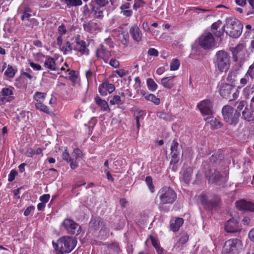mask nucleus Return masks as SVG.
<instances>
[{
	"mask_svg": "<svg viewBox=\"0 0 254 254\" xmlns=\"http://www.w3.org/2000/svg\"><path fill=\"white\" fill-rule=\"evenodd\" d=\"M98 90L101 96H106L108 93H113L115 90V87L114 84L108 82H104L99 85Z\"/></svg>",
	"mask_w": 254,
	"mask_h": 254,
	"instance_id": "15",
	"label": "nucleus"
},
{
	"mask_svg": "<svg viewBox=\"0 0 254 254\" xmlns=\"http://www.w3.org/2000/svg\"><path fill=\"white\" fill-rule=\"evenodd\" d=\"M180 65L179 61L178 59H174L170 64V70H177Z\"/></svg>",
	"mask_w": 254,
	"mask_h": 254,
	"instance_id": "43",
	"label": "nucleus"
},
{
	"mask_svg": "<svg viewBox=\"0 0 254 254\" xmlns=\"http://www.w3.org/2000/svg\"><path fill=\"white\" fill-rule=\"evenodd\" d=\"M197 106L203 116H212L213 114V104L210 100H204L198 103Z\"/></svg>",
	"mask_w": 254,
	"mask_h": 254,
	"instance_id": "13",
	"label": "nucleus"
},
{
	"mask_svg": "<svg viewBox=\"0 0 254 254\" xmlns=\"http://www.w3.org/2000/svg\"><path fill=\"white\" fill-rule=\"evenodd\" d=\"M184 223V220L182 218H178L176 219L175 222L171 223L170 224V228L173 232L178 231L181 226Z\"/></svg>",
	"mask_w": 254,
	"mask_h": 254,
	"instance_id": "30",
	"label": "nucleus"
},
{
	"mask_svg": "<svg viewBox=\"0 0 254 254\" xmlns=\"http://www.w3.org/2000/svg\"><path fill=\"white\" fill-rule=\"evenodd\" d=\"M192 169L190 167L187 168L183 173L182 178L184 182L189 184L191 180Z\"/></svg>",
	"mask_w": 254,
	"mask_h": 254,
	"instance_id": "29",
	"label": "nucleus"
},
{
	"mask_svg": "<svg viewBox=\"0 0 254 254\" xmlns=\"http://www.w3.org/2000/svg\"><path fill=\"white\" fill-rule=\"evenodd\" d=\"M199 45L204 49H209L215 46V40L213 35L210 32L202 34L199 39Z\"/></svg>",
	"mask_w": 254,
	"mask_h": 254,
	"instance_id": "12",
	"label": "nucleus"
},
{
	"mask_svg": "<svg viewBox=\"0 0 254 254\" xmlns=\"http://www.w3.org/2000/svg\"><path fill=\"white\" fill-rule=\"evenodd\" d=\"M72 155L73 157L75 158H74V161L76 162L77 160L82 158L83 156L81 151L78 148H76L73 150Z\"/></svg>",
	"mask_w": 254,
	"mask_h": 254,
	"instance_id": "42",
	"label": "nucleus"
},
{
	"mask_svg": "<svg viewBox=\"0 0 254 254\" xmlns=\"http://www.w3.org/2000/svg\"><path fill=\"white\" fill-rule=\"evenodd\" d=\"M247 75L250 76L252 79L254 78V64L250 66Z\"/></svg>",
	"mask_w": 254,
	"mask_h": 254,
	"instance_id": "53",
	"label": "nucleus"
},
{
	"mask_svg": "<svg viewBox=\"0 0 254 254\" xmlns=\"http://www.w3.org/2000/svg\"><path fill=\"white\" fill-rule=\"evenodd\" d=\"M62 226L68 234L77 235L81 231L80 226L70 219H65L62 222Z\"/></svg>",
	"mask_w": 254,
	"mask_h": 254,
	"instance_id": "10",
	"label": "nucleus"
},
{
	"mask_svg": "<svg viewBox=\"0 0 254 254\" xmlns=\"http://www.w3.org/2000/svg\"><path fill=\"white\" fill-rule=\"evenodd\" d=\"M29 64L30 66L34 70H40L42 69L41 66L39 64H35L33 62H30Z\"/></svg>",
	"mask_w": 254,
	"mask_h": 254,
	"instance_id": "59",
	"label": "nucleus"
},
{
	"mask_svg": "<svg viewBox=\"0 0 254 254\" xmlns=\"http://www.w3.org/2000/svg\"><path fill=\"white\" fill-rule=\"evenodd\" d=\"M61 51L63 52L64 54H68L70 53L72 48L69 42H66L61 48Z\"/></svg>",
	"mask_w": 254,
	"mask_h": 254,
	"instance_id": "37",
	"label": "nucleus"
},
{
	"mask_svg": "<svg viewBox=\"0 0 254 254\" xmlns=\"http://www.w3.org/2000/svg\"><path fill=\"white\" fill-rule=\"evenodd\" d=\"M62 158L64 160L69 164L71 169H75L77 168V163L74 161V158H72L70 156L69 153L67 151V148H66L63 152Z\"/></svg>",
	"mask_w": 254,
	"mask_h": 254,
	"instance_id": "25",
	"label": "nucleus"
},
{
	"mask_svg": "<svg viewBox=\"0 0 254 254\" xmlns=\"http://www.w3.org/2000/svg\"><path fill=\"white\" fill-rule=\"evenodd\" d=\"M189 240V236L187 234H183L181 235L179 240L176 244L175 247L178 249H182V245L186 244Z\"/></svg>",
	"mask_w": 254,
	"mask_h": 254,
	"instance_id": "33",
	"label": "nucleus"
},
{
	"mask_svg": "<svg viewBox=\"0 0 254 254\" xmlns=\"http://www.w3.org/2000/svg\"><path fill=\"white\" fill-rule=\"evenodd\" d=\"M115 72L121 77H123L127 75L128 73V72L126 71L124 69H120L119 70H116Z\"/></svg>",
	"mask_w": 254,
	"mask_h": 254,
	"instance_id": "58",
	"label": "nucleus"
},
{
	"mask_svg": "<svg viewBox=\"0 0 254 254\" xmlns=\"http://www.w3.org/2000/svg\"><path fill=\"white\" fill-rule=\"evenodd\" d=\"M221 24H222V22L220 20H218L217 22L214 23L211 26L212 32L214 33L216 32H219L220 30L217 31V30L218 28H219L221 27Z\"/></svg>",
	"mask_w": 254,
	"mask_h": 254,
	"instance_id": "50",
	"label": "nucleus"
},
{
	"mask_svg": "<svg viewBox=\"0 0 254 254\" xmlns=\"http://www.w3.org/2000/svg\"><path fill=\"white\" fill-rule=\"evenodd\" d=\"M245 47V45L243 44H240L235 47L232 48L231 50L233 54V60L234 61L238 62L239 67H241L243 64V62L242 61H239V57L241 55H244L245 54L244 49Z\"/></svg>",
	"mask_w": 254,
	"mask_h": 254,
	"instance_id": "14",
	"label": "nucleus"
},
{
	"mask_svg": "<svg viewBox=\"0 0 254 254\" xmlns=\"http://www.w3.org/2000/svg\"><path fill=\"white\" fill-rule=\"evenodd\" d=\"M209 116V117L205 119V120L207 122V123L210 124V126L212 127L218 128L221 127L220 122L217 119L212 117L211 116Z\"/></svg>",
	"mask_w": 254,
	"mask_h": 254,
	"instance_id": "31",
	"label": "nucleus"
},
{
	"mask_svg": "<svg viewBox=\"0 0 254 254\" xmlns=\"http://www.w3.org/2000/svg\"><path fill=\"white\" fill-rule=\"evenodd\" d=\"M76 244V241L73 237L65 236L58 240L57 247L60 252L69 253L75 248Z\"/></svg>",
	"mask_w": 254,
	"mask_h": 254,
	"instance_id": "6",
	"label": "nucleus"
},
{
	"mask_svg": "<svg viewBox=\"0 0 254 254\" xmlns=\"http://www.w3.org/2000/svg\"><path fill=\"white\" fill-rule=\"evenodd\" d=\"M219 87L220 95L223 98L229 99V101L235 100L239 97V91L231 84L221 83Z\"/></svg>",
	"mask_w": 254,
	"mask_h": 254,
	"instance_id": "5",
	"label": "nucleus"
},
{
	"mask_svg": "<svg viewBox=\"0 0 254 254\" xmlns=\"http://www.w3.org/2000/svg\"><path fill=\"white\" fill-rule=\"evenodd\" d=\"M35 154V150L32 148H28L25 153V155L28 157H33Z\"/></svg>",
	"mask_w": 254,
	"mask_h": 254,
	"instance_id": "55",
	"label": "nucleus"
},
{
	"mask_svg": "<svg viewBox=\"0 0 254 254\" xmlns=\"http://www.w3.org/2000/svg\"><path fill=\"white\" fill-rule=\"evenodd\" d=\"M129 33L135 41L139 42L142 40V32L136 25H133L130 28Z\"/></svg>",
	"mask_w": 254,
	"mask_h": 254,
	"instance_id": "19",
	"label": "nucleus"
},
{
	"mask_svg": "<svg viewBox=\"0 0 254 254\" xmlns=\"http://www.w3.org/2000/svg\"><path fill=\"white\" fill-rule=\"evenodd\" d=\"M113 47V44L110 39H107L96 50V55L98 58L103 60L107 63L111 57V50Z\"/></svg>",
	"mask_w": 254,
	"mask_h": 254,
	"instance_id": "7",
	"label": "nucleus"
},
{
	"mask_svg": "<svg viewBox=\"0 0 254 254\" xmlns=\"http://www.w3.org/2000/svg\"><path fill=\"white\" fill-rule=\"evenodd\" d=\"M104 11L103 8L93 5L91 11V15L94 19L101 20L104 17Z\"/></svg>",
	"mask_w": 254,
	"mask_h": 254,
	"instance_id": "24",
	"label": "nucleus"
},
{
	"mask_svg": "<svg viewBox=\"0 0 254 254\" xmlns=\"http://www.w3.org/2000/svg\"><path fill=\"white\" fill-rule=\"evenodd\" d=\"M222 113L224 120L228 124L235 125L239 121V114L234 112L233 108L229 106L226 105L222 110Z\"/></svg>",
	"mask_w": 254,
	"mask_h": 254,
	"instance_id": "8",
	"label": "nucleus"
},
{
	"mask_svg": "<svg viewBox=\"0 0 254 254\" xmlns=\"http://www.w3.org/2000/svg\"><path fill=\"white\" fill-rule=\"evenodd\" d=\"M157 197L160 204H172L177 199V194L175 190L168 187H163L158 191Z\"/></svg>",
	"mask_w": 254,
	"mask_h": 254,
	"instance_id": "3",
	"label": "nucleus"
},
{
	"mask_svg": "<svg viewBox=\"0 0 254 254\" xmlns=\"http://www.w3.org/2000/svg\"><path fill=\"white\" fill-rule=\"evenodd\" d=\"M4 74L8 77H13L15 75V71L12 66L8 65L4 72Z\"/></svg>",
	"mask_w": 254,
	"mask_h": 254,
	"instance_id": "44",
	"label": "nucleus"
},
{
	"mask_svg": "<svg viewBox=\"0 0 254 254\" xmlns=\"http://www.w3.org/2000/svg\"><path fill=\"white\" fill-rule=\"evenodd\" d=\"M94 3L96 4V6L103 8L109 3L108 0H95Z\"/></svg>",
	"mask_w": 254,
	"mask_h": 254,
	"instance_id": "47",
	"label": "nucleus"
},
{
	"mask_svg": "<svg viewBox=\"0 0 254 254\" xmlns=\"http://www.w3.org/2000/svg\"><path fill=\"white\" fill-rule=\"evenodd\" d=\"M178 143L175 141H174L171 144V150L172 156L170 161L171 164H176L180 160V151L178 150Z\"/></svg>",
	"mask_w": 254,
	"mask_h": 254,
	"instance_id": "16",
	"label": "nucleus"
},
{
	"mask_svg": "<svg viewBox=\"0 0 254 254\" xmlns=\"http://www.w3.org/2000/svg\"><path fill=\"white\" fill-rule=\"evenodd\" d=\"M46 96V93H45L36 92L33 95V98L36 102L35 103L36 109L43 112L49 114L50 113L49 108L43 104L45 100Z\"/></svg>",
	"mask_w": 254,
	"mask_h": 254,
	"instance_id": "11",
	"label": "nucleus"
},
{
	"mask_svg": "<svg viewBox=\"0 0 254 254\" xmlns=\"http://www.w3.org/2000/svg\"><path fill=\"white\" fill-rule=\"evenodd\" d=\"M242 118L248 121L253 120L254 116L251 109L246 106L242 112Z\"/></svg>",
	"mask_w": 254,
	"mask_h": 254,
	"instance_id": "32",
	"label": "nucleus"
},
{
	"mask_svg": "<svg viewBox=\"0 0 254 254\" xmlns=\"http://www.w3.org/2000/svg\"><path fill=\"white\" fill-rule=\"evenodd\" d=\"M13 99V97H6L0 96V105H4L11 102Z\"/></svg>",
	"mask_w": 254,
	"mask_h": 254,
	"instance_id": "48",
	"label": "nucleus"
},
{
	"mask_svg": "<svg viewBox=\"0 0 254 254\" xmlns=\"http://www.w3.org/2000/svg\"><path fill=\"white\" fill-rule=\"evenodd\" d=\"M66 32V30L64 26L63 25H62L58 27V32L60 35L59 36H63L65 34Z\"/></svg>",
	"mask_w": 254,
	"mask_h": 254,
	"instance_id": "62",
	"label": "nucleus"
},
{
	"mask_svg": "<svg viewBox=\"0 0 254 254\" xmlns=\"http://www.w3.org/2000/svg\"><path fill=\"white\" fill-rule=\"evenodd\" d=\"M44 66L51 71H57L58 66L54 58L47 56L44 62Z\"/></svg>",
	"mask_w": 254,
	"mask_h": 254,
	"instance_id": "22",
	"label": "nucleus"
},
{
	"mask_svg": "<svg viewBox=\"0 0 254 254\" xmlns=\"http://www.w3.org/2000/svg\"><path fill=\"white\" fill-rule=\"evenodd\" d=\"M236 206L239 209H244L254 212V203L250 202L241 200L236 202Z\"/></svg>",
	"mask_w": 254,
	"mask_h": 254,
	"instance_id": "20",
	"label": "nucleus"
},
{
	"mask_svg": "<svg viewBox=\"0 0 254 254\" xmlns=\"http://www.w3.org/2000/svg\"><path fill=\"white\" fill-rule=\"evenodd\" d=\"M93 73L90 70H87L86 72V77L88 82L92 81Z\"/></svg>",
	"mask_w": 254,
	"mask_h": 254,
	"instance_id": "60",
	"label": "nucleus"
},
{
	"mask_svg": "<svg viewBox=\"0 0 254 254\" xmlns=\"http://www.w3.org/2000/svg\"><path fill=\"white\" fill-rule=\"evenodd\" d=\"M157 116L158 118L162 119L166 121H171L172 120V118L170 115L163 112H158Z\"/></svg>",
	"mask_w": 254,
	"mask_h": 254,
	"instance_id": "41",
	"label": "nucleus"
},
{
	"mask_svg": "<svg viewBox=\"0 0 254 254\" xmlns=\"http://www.w3.org/2000/svg\"><path fill=\"white\" fill-rule=\"evenodd\" d=\"M148 54L150 56L157 57L159 53L158 51L154 48H150L148 51Z\"/></svg>",
	"mask_w": 254,
	"mask_h": 254,
	"instance_id": "56",
	"label": "nucleus"
},
{
	"mask_svg": "<svg viewBox=\"0 0 254 254\" xmlns=\"http://www.w3.org/2000/svg\"><path fill=\"white\" fill-rule=\"evenodd\" d=\"M34 209L35 207L33 206H30L29 207H28L25 210L24 212V215L26 216H28L30 214L31 211H34Z\"/></svg>",
	"mask_w": 254,
	"mask_h": 254,
	"instance_id": "64",
	"label": "nucleus"
},
{
	"mask_svg": "<svg viewBox=\"0 0 254 254\" xmlns=\"http://www.w3.org/2000/svg\"><path fill=\"white\" fill-rule=\"evenodd\" d=\"M145 182L151 192L154 191V187L153 185L152 179L150 176H147L145 178Z\"/></svg>",
	"mask_w": 254,
	"mask_h": 254,
	"instance_id": "45",
	"label": "nucleus"
},
{
	"mask_svg": "<svg viewBox=\"0 0 254 254\" xmlns=\"http://www.w3.org/2000/svg\"><path fill=\"white\" fill-rule=\"evenodd\" d=\"M143 5L144 2L142 0H134L133 8L136 10L138 8L142 7Z\"/></svg>",
	"mask_w": 254,
	"mask_h": 254,
	"instance_id": "49",
	"label": "nucleus"
},
{
	"mask_svg": "<svg viewBox=\"0 0 254 254\" xmlns=\"http://www.w3.org/2000/svg\"><path fill=\"white\" fill-rule=\"evenodd\" d=\"M110 103L111 105H115L122 104L123 103L122 102L121 98L120 96L115 95L110 101Z\"/></svg>",
	"mask_w": 254,
	"mask_h": 254,
	"instance_id": "46",
	"label": "nucleus"
},
{
	"mask_svg": "<svg viewBox=\"0 0 254 254\" xmlns=\"http://www.w3.org/2000/svg\"><path fill=\"white\" fill-rule=\"evenodd\" d=\"M243 25L241 22L234 17L227 18L224 26L219 32L214 33L217 37H220L224 31L230 37L237 38L242 34Z\"/></svg>",
	"mask_w": 254,
	"mask_h": 254,
	"instance_id": "1",
	"label": "nucleus"
},
{
	"mask_svg": "<svg viewBox=\"0 0 254 254\" xmlns=\"http://www.w3.org/2000/svg\"><path fill=\"white\" fill-rule=\"evenodd\" d=\"M213 63L216 70L226 72L230 68L231 57L226 51L219 50L214 56Z\"/></svg>",
	"mask_w": 254,
	"mask_h": 254,
	"instance_id": "2",
	"label": "nucleus"
},
{
	"mask_svg": "<svg viewBox=\"0 0 254 254\" xmlns=\"http://www.w3.org/2000/svg\"><path fill=\"white\" fill-rule=\"evenodd\" d=\"M18 174V173L16 171L14 170H12L9 174L8 175V181L9 182H12L14 179H15V177L16 176H17Z\"/></svg>",
	"mask_w": 254,
	"mask_h": 254,
	"instance_id": "52",
	"label": "nucleus"
},
{
	"mask_svg": "<svg viewBox=\"0 0 254 254\" xmlns=\"http://www.w3.org/2000/svg\"><path fill=\"white\" fill-rule=\"evenodd\" d=\"M205 175L210 183H216L219 185L223 184L227 180L226 175L225 176H222L219 172L215 170L207 171Z\"/></svg>",
	"mask_w": 254,
	"mask_h": 254,
	"instance_id": "9",
	"label": "nucleus"
},
{
	"mask_svg": "<svg viewBox=\"0 0 254 254\" xmlns=\"http://www.w3.org/2000/svg\"><path fill=\"white\" fill-rule=\"evenodd\" d=\"M146 84L148 89L151 91H155L157 89V84L151 78H149L147 79Z\"/></svg>",
	"mask_w": 254,
	"mask_h": 254,
	"instance_id": "34",
	"label": "nucleus"
},
{
	"mask_svg": "<svg viewBox=\"0 0 254 254\" xmlns=\"http://www.w3.org/2000/svg\"><path fill=\"white\" fill-rule=\"evenodd\" d=\"M67 77L69 78L72 81H75L76 79V73L74 70H69L67 76Z\"/></svg>",
	"mask_w": 254,
	"mask_h": 254,
	"instance_id": "51",
	"label": "nucleus"
},
{
	"mask_svg": "<svg viewBox=\"0 0 254 254\" xmlns=\"http://www.w3.org/2000/svg\"><path fill=\"white\" fill-rule=\"evenodd\" d=\"M246 103L244 101H238L235 104V106L236 108L235 110V113H238L239 118L240 116V112L245 107Z\"/></svg>",
	"mask_w": 254,
	"mask_h": 254,
	"instance_id": "36",
	"label": "nucleus"
},
{
	"mask_svg": "<svg viewBox=\"0 0 254 254\" xmlns=\"http://www.w3.org/2000/svg\"><path fill=\"white\" fill-rule=\"evenodd\" d=\"M95 101L103 111H110V109L108 106L107 102L105 100L100 98L99 96L95 98Z\"/></svg>",
	"mask_w": 254,
	"mask_h": 254,
	"instance_id": "27",
	"label": "nucleus"
},
{
	"mask_svg": "<svg viewBox=\"0 0 254 254\" xmlns=\"http://www.w3.org/2000/svg\"><path fill=\"white\" fill-rule=\"evenodd\" d=\"M65 3L67 6H75L81 5L82 2L81 0H65Z\"/></svg>",
	"mask_w": 254,
	"mask_h": 254,
	"instance_id": "39",
	"label": "nucleus"
},
{
	"mask_svg": "<svg viewBox=\"0 0 254 254\" xmlns=\"http://www.w3.org/2000/svg\"><path fill=\"white\" fill-rule=\"evenodd\" d=\"M238 229V223L234 218L229 219L225 224V230L228 233H234Z\"/></svg>",
	"mask_w": 254,
	"mask_h": 254,
	"instance_id": "17",
	"label": "nucleus"
},
{
	"mask_svg": "<svg viewBox=\"0 0 254 254\" xmlns=\"http://www.w3.org/2000/svg\"><path fill=\"white\" fill-rule=\"evenodd\" d=\"M50 197V194H45L40 197V200L42 202L46 203L49 201Z\"/></svg>",
	"mask_w": 254,
	"mask_h": 254,
	"instance_id": "57",
	"label": "nucleus"
},
{
	"mask_svg": "<svg viewBox=\"0 0 254 254\" xmlns=\"http://www.w3.org/2000/svg\"><path fill=\"white\" fill-rule=\"evenodd\" d=\"M199 200L202 204L205 205L209 209L212 208L215 206L217 205V202L219 201L218 198H217V199L215 200L214 203L211 200H208L207 196L205 195H200L199 197Z\"/></svg>",
	"mask_w": 254,
	"mask_h": 254,
	"instance_id": "26",
	"label": "nucleus"
},
{
	"mask_svg": "<svg viewBox=\"0 0 254 254\" xmlns=\"http://www.w3.org/2000/svg\"><path fill=\"white\" fill-rule=\"evenodd\" d=\"M110 64L114 68H117L119 66V62L118 60L114 59H112L110 61Z\"/></svg>",
	"mask_w": 254,
	"mask_h": 254,
	"instance_id": "61",
	"label": "nucleus"
},
{
	"mask_svg": "<svg viewBox=\"0 0 254 254\" xmlns=\"http://www.w3.org/2000/svg\"><path fill=\"white\" fill-rule=\"evenodd\" d=\"M145 99L153 102L156 105H159L160 103V99L157 98L154 94L151 93L145 96Z\"/></svg>",
	"mask_w": 254,
	"mask_h": 254,
	"instance_id": "35",
	"label": "nucleus"
},
{
	"mask_svg": "<svg viewBox=\"0 0 254 254\" xmlns=\"http://www.w3.org/2000/svg\"><path fill=\"white\" fill-rule=\"evenodd\" d=\"M175 78V76L163 77L161 80V84L165 88L171 89L174 87L177 83Z\"/></svg>",
	"mask_w": 254,
	"mask_h": 254,
	"instance_id": "18",
	"label": "nucleus"
},
{
	"mask_svg": "<svg viewBox=\"0 0 254 254\" xmlns=\"http://www.w3.org/2000/svg\"><path fill=\"white\" fill-rule=\"evenodd\" d=\"M84 30L91 33H96L99 29V26L97 23L93 21H89L83 24Z\"/></svg>",
	"mask_w": 254,
	"mask_h": 254,
	"instance_id": "21",
	"label": "nucleus"
},
{
	"mask_svg": "<svg viewBox=\"0 0 254 254\" xmlns=\"http://www.w3.org/2000/svg\"><path fill=\"white\" fill-rule=\"evenodd\" d=\"M143 115L144 113L142 110H137L134 113L135 119L138 128H139L140 127L139 120L143 116Z\"/></svg>",
	"mask_w": 254,
	"mask_h": 254,
	"instance_id": "38",
	"label": "nucleus"
},
{
	"mask_svg": "<svg viewBox=\"0 0 254 254\" xmlns=\"http://www.w3.org/2000/svg\"><path fill=\"white\" fill-rule=\"evenodd\" d=\"M243 94L246 98H251V102L254 103V86L246 87L243 90Z\"/></svg>",
	"mask_w": 254,
	"mask_h": 254,
	"instance_id": "28",
	"label": "nucleus"
},
{
	"mask_svg": "<svg viewBox=\"0 0 254 254\" xmlns=\"http://www.w3.org/2000/svg\"><path fill=\"white\" fill-rule=\"evenodd\" d=\"M244 249L242 241L237 238L226 241L223 246V252L226 254H238Z\"/></svg>",
	"mask_w": 254,
	"mask_h": 254,
	"instance_id": "4",
	"label": "nucleus"
},
{
	"mask_svg": "<svg viewBox=\"0 0 254 254\" xmlns=\"http://www.w3.org/2000/svg\"><path fill=\"white\" fill-rule=\"evenodd\" d=\"M13 92L11 89L9 88H4L2 89L0 96H4L6 97H13Z\"/></svg>",
	"mask_w": 254,
	"mask_h": 254,
	"instance_id": "40",
	"label": "nucleus"
},
{
	"mask_svg": "<svg viewBox=\"0 0 254 254\" xmlns=\"http://www.w3.org/2000/svg\"><path fill=\"white\" fill-rule=\"evenodd\" d=\"M75 50L81 53L82 54L87 55L88 54V50L87 49L86 47H76Z\"/></svg>",
	"mask_w": 254,
	"mask_h": 254,
	"instance_id": "54",
	"label": "nucleus"
},
{
	"mask_svg": "<svg viewBox=\"0 0 254 254\" xmlns=\"http://www.w3.org/2000/svg\"><path fill=\"white\" fill-rule=\"evenodd\" d=\"M30 16L31 15L29 13V11L25 10L21 16V20L23 21L28 20Z\"/></svg>",
	"mask_w": 254,
	"mask_h": 254,
	"instance_id": "63",
	"label": "nucleus"
},
{
	"mask_svg": "<svg viewBox=\"0 0 254 254\" xmlns=\"http://www.w3.org/2000/svg\"><path fill=\"white\" fill-rule=\"evenodd\" d=\"M130 3L127 2H123L120 6L121 14L126 17H130L133 13V11L130 9Z\"/></svg>",
	"mask_w": 254,
	"mask_h": 254,
	"instance_id": "23",
	"label": "nucleus"
}]
</instances>
